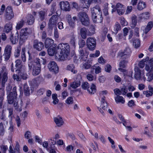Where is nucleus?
I'll return each instance as SVG.
<instances>
[{
  "instance_id": "423d86ee",
  "label": "nucleus",
  "mask_w": 153,
  "mask_h": 153,
  "mask_svg": "<svg viewBox=\"0 0 153 153\" xmlns=\"http://www.w3.org/2000/svg\"><path fill=\"white\" fill-rule=\"evenodd\" d=\"M82 87L84 90L87 89L89 94H92L95 92L96 91L95 85L94 84H92L89 86V85L87 82H85L82 83Z\"/></svg>"
},
{
  "instance_id": "c03bdc74",
  "label": "nucleus",
  "mask_w": 153,
  "mask_h": 153,
  "mask_svg": "<svg viewBox=\"0 0 153 153\" xmlns=\"http://www.w3.org/2000/svg\"><path fill=\"white\" fill-rule=\"evenodd\" d=\"M5 132V129L4 127L3 124L2 122L0 123V134L3 136Z\"/></svg>"
},
{
  "instance_id": "c85d7f7f",
  "label": "nucleus",
  "mask_w": 153,
  "mask_h": 153,
  "mask_svg": "<svg viewBox=\"0 0 153 153\" xmlns=\"http://www.w3.org/2000/svg\"><path fill=\"white\" fill-rule=\"evenodd\" d=\"M27 23L29 25H32L35 21V18L31 14H29L27 16Z\"/></svg>"
},
{
  "instance_id": "a19ab883",
  "label": "nucleus",
  "mask_w": 153,
  "mask_h": 153,
  "mask_svg": "<svg viewBox=\"0 0 153 153\" xmlns=\"http://www.w3.org/2000/svg\"><path fill=\"white\" fill-rule=\"evenodd\" d=\"M87 29H81L80 30V34L82 37L83 39H85L86 38V35H87Z\"/></svg>"
},
{
  "instance_id": "9b49d317",
  "label": "nucleus",
  "mask_w": 153,
  "mask_h": 153,
  "mask_svg": "<svg viewBox=\"0 0 153 153\" xmlns=\"http://www.w3.org/2000/svg\"><path fill=\"white\" fill-rule=\"evenodd\" d=\"M131 51L128 47H126L123 52H119L118 56L121 59H127L130 56Z\"/></svg>"
},
{
  "instance_id": "f257e3e1",
  "label": "nucleus",
  "mask_w": 153,
  "mask_h": 153,
  "mask_svg": "<svg viewBox=\"0 0 153 153\" xmlns=\"http://www.w3.org/2000/svg\"><path fill=\"white\" fill-rule=\"evenodd\" d=\"M58 52L55 54L57 59L61 61H64L68 58L69 53V46L68 44H59L57 47Z\"/></svg>"
},
{
  "instance_id": "f03ea898",
  "label": "nucleus",
  "mask_w": 153,
  "mask_h": 153,
  "mask_svg": "<svg viewBox=\"0 0 153 153\" xmlns=\"http://www.w3.org/2000/svg\"><path fill=\"white\" fill-rule=\"evenodd\" d=\"M91 11L93 20L95 23L97 22V19H98L97 17H101L102 14L100 8L99 6L97 5L91 9Z\"/></svg>"
},
{
  "instance_id": "79ce46f5",
  "label": "nucleus",
  "mask_w": 153,
  "mask_h": 153,
  "mask_svg": "<svg viewBox=\"0 0 153 153\" xmlns=\"http://www.w3.org/2000/svg\"><path fill=\"white\" fill-rule=\"evenodd\" d=\"M133 45L136 48L139 47L140 46V42L138 39H135L133 42Z\"/></svg>"
},
{
  "instance_id": "aec40b11",
  "label": "nucleus",
  "mask_w": 153,
  "mask_h": 153,
  "mask_svg": "<svg viewBox=\"0 0 153 153\" xmlns=\"http://www.w3.org/2000/svg\"><path fill=\"white\" fill-rule=\"evenodd\" d=\"M54 121L58 127H61L64 123L62 117L59 116L54 118Z\"/></svg>"
},
{
  "instance_id": "4468645a",
  "label": "nucleus",
  "mask_w": 153,
  "mask_h": 153,
  "mask_svg": "<svg viewBox=\"0 0 153 153\" xmlns=\"http://www.w3.org/2000/svg\"><path fill=\"white\" fill-rule=\"evenodd\" d=\"M33 47L36 50L40 51L44 48V45L42 42H39L37 40H36L33 42Z\"/></svg>"
},
{
  "instance_id": "8fccbe9b",
  "label": "nucleus",
  "mask_w": 153,
  "mask_h": 153,
  "mask_svg": "<svg viewBox=\"0 0 153 153\" xmlns=\"http://www.w3.org/2000/svg\"><path fill=\"white\" fill-rule=\"evenodd\" d=\"M128 62V61L125 60H123L121 61L120 62L119 65L120 67L124 68Z\"/></svg>"
},
{
  "instance_id": "473e14b6",
  "label": "nucleus",
  "mask_w": 153,
  "mask_h": 153,
  "mask_svg": "<svg viewBox=\"0 0 153 153\" xmlns=\"http://www.w3.org/2000/svg\"><path fill=\"white\" fill-rule=\"evenodd\" d=\"M24 94L26 96H29L30 95V89L28 85L25 84L24 86Z\"/></svg>"
},
{
  "instance_id": "7c9ffc66",
  "label": "nucleus",
  "mask_w": 153,
  "mask_h": 153,
  "mask_svg": "<svg viewBox=\"0 0 153 153\" xmlns=\"http://www.w3.org/2000/svg\"><path fill=\"white\" fill-rule=\"evenodd\" d=\"M41 70V66H35L33 69V75L36 76L38 75L40 73Z\"/></svg>"
},
{
  "instance_id": "338daca9",
  "label": "nucleus",
  "mask_w": 153,
  "mask_h": 153,
  "mask_svg": "<svg viewBox=\"0 0 153 153\" xmlns=\"http://www.w3.org/2000/svg\"><path fill=\"white\" fill-rule=\"evenodd\" d=\"M31 137V132L30 131H27L25 134V137L26 138L29 139Z\"/></svg>"
},
{
  "instance_id": "412c9836",
  "label": "nucleus",
  "mask_w": 153,
  "mask_h": 153,
  "mask_svg": "<svg viewBox=\"0 0 153 153\" xmlns=\"http://www.w3.org/2000/svg\"><path fill=\"white\" fill-rule=\"evenodd\" d=\"M45 48L51 47L53 45L54 46V41L52 39L47 38L45 40Z\"/></svg>"
},
{
  "instance_id": "6e6d98bb",
  "label": "nucleus",
  "mask_w": 153,
  "mask_h": 153,
  "mask_svg": "<svg viewBox=\"0 0 153 153\" xmlns=\"http://www.w3.org/2000/svg\"><path fill=\"white\" fill-rule=\"evenodd\" d=\"M13 125L12 124V123L10 122V126L8 128V132L10 133H11L13 132Z\"/></svg>"
},
{
  "instance_id": "69168bd1",
  "label": "nucleus",
  "mask_w": 153,
  "mask_h": 153,
  "mask_svg": "<svg viewBox=\"0 0 153 153\" xmlns=\"http://www.w3.org/2000/svg\"><path fill=\"white\" fill-rule=\"evenodd\" d=\"M128 105L130 107H132L135 105V104L134 100H131L129 101L128 103Z\"/></svg>"
},
{
  "instance_id": "4d7b16f0",
  "label": "nucleus",
  "mask_w": 153,
  "mask_h": 153,
  "mask_svg": "<svg viewBox=\"0 0 153 153\" xmlns=\"http://www.w3.org/2000/svg\"><path fill=\"white\" fill-rule=\"evenodd\" d=\"M111 69V66L109 64L107 65L105 67V71L109 73Z\"/></svg>"
},
{
  "instance_id": "ddd939ff",
  "label": "nucleus",
  "mask_w": 153,
  "mask_h": 153,
  "mask_svg": "<svg viewBox=\"0 0 153 153\" xmlns=\"http://www.w3.org/2000/svg\"><path fill=\"white\" fill-rule=\"evenodd\" d=\"M48 68L50 71L55 73H57L58 72V67L54 61L50 62L48 65Z\"/></svg>"
},
{
  "instance_id": "20e7f679",
  "label": "nucleus",
  "mask_w": 153,
  "mask_h": 153,
  "mask_svg": "<svg viewBox=\"0 0 153 153\" xmlns=\"http://www.w3.org/2000/svg\"><path fill=\"white\" fill-rule=\"evenodd\" d=\"M7 99L8 102L10 104H13L15 109H17L19 108V107L18 104V102L16 100L17 94H16L14 95L11 94H7Z\"/></svg>"
},
{
  "instance_id": "864d4df0",
  "label": "nucleus",
  "mask_w": 153,
  "mask_h": 153,
  "mask_svg": "<svg viewBox=\"0 0 153 153\" xmlns=\"http://www.w3.org/2000/svg\"><path fill=\"white\" fill-rule=\"evenodd\" d=\"M40 59L38 58H36L34 61V63L35 66H41L40 65Z\"/></svg>"
},
{
  "instance_id": "0eeeda50",
  "label": "nucleus",
  "mask_w": 153,
  "mask_h": 153,
  "mask_svg": "<svg viewBox=\"0 0 153 153\" xmlns=\"http://www.w3.org/2000/svg\"><path fill=\"white\" fill-rule=\"evenodd\" d=\"M4 17L8 20H10L14 17L13 9L11 6H9L6 7L4 14Z\"/></svg>"
},
{
  "instance_id": "13d9d810",
  "label": "nucleus",
  "mask_w": 153,
  "mask_h": 153,
  "mask_svg": "<svg viewBox=\"0 0 153 153\" xmlns=\"http://www.w3.org/2000/svg\"><path fill=\"white\" fill-rule=\"evenodd\" d=\"M120 22L121 25L123 26H126L128 24V22L123 18H121Z\"/></svg>"
},
{
  "instance_id": "49530a36",
  "label": "nucleus",
  "mask_w": 153,
  "mask_h": 153,
  "mask_svg": "<svg viewBox=\"0 0 153 153\" xmlns=\"http://www.w3.org/2000/svg\"><path fill=\"white\" fill-rule=\"evenodd\" d=\"M25 48H22V61L23 62L26 61V56L25 53Z\"/></svg>"
},
{
  "instance_id": "4be33fe9",
  "label": "nucleus",
  "mask_w": 153,
  "mask_h": 153,
  "mask_svg": "<svg viewBox=\"0 0 153 153\" xmlns=\"http://www.w3.org/2000/svg\"><path fill=\"white\" fill-rule=\"evenodd\" d=\"M19 39V34L17 32L15 34H12L10 38V40L11 43L13 44H15L18 42Z\"/></svg>"
},
{
  "instance_id": "de8ad7c7",
  "label": "nucleus",
  "mask_w": 153,
  "mask_h": 153,
  "mask_svg": "<svg viewBox=\"0 0 153 153\" xmlns=\"http://www.w3.org/2000/svg\"><path fill=\"white\" fill-rule=\"evenodd\" d=\"M11 46L10 45H7L5 48L4 52L11 53Z\"/></svg>"
},
{
  "instance_id": "393cba45",
  "label": "nucleus",
  "mask_w": 153,
  "mask_h": 153,
  "mask_svg": "<svg viewBox=\"0 0 153 153\" xmlns=\"http://www.w3.org/2000/svg\"><path fill=\"white\" fill-rule=\"evenodd\" d=\"M105 97L102 98L100 107L104 110H107L108 108V105L107 102L105 100Z\"/></svg>"
},
{
  "instance_id": "5701e85b",
  "label": "nucleus",
  "mask_w": 153,
  "mask_h": 153,
  "mask_svg": "<svg viewBox=\"0 0 153 153\" xmlns=\"http://www.w3.org/2000/svg\"><path fill=\"white\" fill-rule=\"evenodd\" d=\"M15 62L16 63V65L14 68L13 63L11 64V71L12 72H14V70H15L16 71H17L19 69V66L21 65V61L19 59H17L15 61Z\"/></svg>"
},
{
  "instance_id": "2f4dec72",
  "label": "nucleus",
  "mask_w": 153,
  "mask_h": 153,
  "mask_svg": "<svg viewBox=\"0 0 153 153\" xmlns=\"http://www.w3.org/2000/svg\"><path fill=\"white\" fill-rule=\"evenodd\" d=\"M82 3L85 6L84 8H88L91 3L92 0H81Z\"/></svg>"
},
{
  "instance_id": "0e129e2a",
  "label": "nucleus",
  "mask_w": 153,
  "mask_h": 153,
  "mask_svg": "<svg viewBox=\"0 0 153 153\" xmlns=\"http://www.w3.org/2000/svg\"><path fill=\"white\" fill-rule=\"evenodd\" d=\"M58 83V82L57 81H55L54 83V85H56L55 90L57 91H59L61 88V86Z\"/></svg>"
},
{
  "instance_id": "b1692460",
  "label": "nucleus",
  "mask_w": 153,
  "mask_h": 153,
  "mask_svg": "<svg viewBox=\"0 0 153 153\" xmlns=\"http://www.w3.org/2000/svg\"><path fill=\"white\" fill-rule=\"evenodd\" d=\"M6 90L7 91V94L12 93V94L14 95L15 93L16 94H17L16 92V86L14 87L12 89V86L10 85H9L7 87Z\"/></svg>"
},
{
  "instance_id": "e433bc0d",
  "label": "nucleus",
  "mask_w": 153,
  "mask_h": 153,
  "mask_svg": "<svg viewBox=\"0 0 153 153\" xmlns=\"http://www.w3.org/2000/svg\"><path fill=\"white\" fill-rule=\"evenodd\" d=\"M132 23L131 25V28H134L136 26L137 23V17L134 15L132 17Z\"/></svg>"
},
{
  "instance_id": "9d476101",
  "label": "nucleus",
  "mask_w": 153,
  "mask_h": 153,
  "mask_svg": "<svg viewBox=\"0 0 153 153\" xmlns=\"http://www.w3.org/2000/svg\"><path fill=\"white\" fill-rule=\"evenodd\" d=\"M134 78L137 80H139L143 79L144 76V72L143 70H142L140 69L138 67L135 66L134 68Z\"/></svg>"
},
{
  "instance_id": "39448f33",
  "label": "nucleus",
  "mask_w": 153,
  "mask_h": 153,
  "mask_svg": "<svg viewBox=\"0 0 153 153\" xmlns=\"http://www.w3.org/2000/svg\"><path fill=\"white\" fill-rule=\"evenodd\" d=\"M78 16L83 25L85 26H88L89 25L90 20L88 15L85 12L79 13Z\"/></svg>"
},
{
  "instance_id": "72a5a7b5",
  "label": "nucleus",
  "mask_w": 153,
  "mask_h": 153,
  "mask_svg": "<svg viewBox=\"0 0 153 153\" xmlns=\"http://www.w3.org/2000/svg\"><path fill=\"white\" fill-rule=\"evenodd\" d=\"M146 7V4L145 2L140 1L137 5V9L139 10H142Z\"/></svg>"
},
{
  "instance_id": "bf43d9fd",
  "label": "nucleus",
  "mask_w": 153,
  "mask_h": 153,
  "mask_svg": "<svg viewBox=\"0 0 153 153\" xmlns=\"http://www.w3.org/2000/svg\"><path fill=\"white\" fill-rule=\"evenodd\" d=\"M6 9L5 7L4 4H2L0 8V15L3 14Z\"/></svg>"
},
{
  "instance_id": "7ed1b4c3",
  "label": "nucleus",
  "mask_w": 153,
  "mask_h": 153,
  "mask_svg": "<svg viewBox=\"0 0 153 153\" xmlns=\"http://www.w3.org/2000/svg\"><path fill=\"white\" fill-rule=\"evenodd\" d=\"M7 72L4 67H3L0 69V82L2 86L4 87L5 82L8 79Z\"/></svg>"
},
{
  "instance_id": "cd10ccee",
  "label": "nucleus",
  "mask_w": 153,
  "mask_h": 153,
  "mask_svg": "<svg viewBox=\"0 0 153 153\" xmlns=\"http://www.w3.org/2000/svg\"><path fill=\"white\" fill-rule=\"evenodd\" d=\"M56 44L54 45V46H53V48L49 47L48 49V52L49 55L50 56H53L55 53L56 51Z\"/></svg>"
},
{
  "instance_id": "680f3d73",
  "label": "nucleus",
  "mask_w": 153,
  "mask_h": 153,
  "mask_svg": "<svg viewBox=\"0 0 153 153\" xmlns=\"http://www.w3.org/2000/svg\"><path fill=\"white\" fill-rule=\"evenodd\" d=\"M75 37L73 36L71 37L70 40V43L74 47H75Z\"/></svg>"
},
{
  "instance_id": "6ab92c4d",
  "label": "nucleus",
  "mask_w": 153,
  "mask_h": 153,
  "mask_svg": "<svg viewBox=\"0 0 153 153\" xmlns=\"http://www.w3.org/2000/svg\"><path fill=\"white\" fill-rule=\"evenodd\" d=\"M148 90L143 91V94L146 97H149L153 95V87L151 85H149L148 86Z\"/></svg>"
},
{
  "instance_id": "58836bf2",
  "label": "nucleus",
  "mask_w": 153,
  "mask_h": 153,
  "mask_svg": "<svg viewBox=\"0 0 153 153\" xmlns=\"http://www.w3.org/2000/svg\"><path fill=\"white\" fill-rule=\"evenodd\" d=\"M52 98L53 99V103L56 105L59 102V100L57 98V95L56 94H52Z\"/></svg>"
},
{
  "instance_id": "5fc2aeb1",
  "label": "nucleus",
  "mask_w": 153,
  "mask_h": 153,
  "mask_svg": "<svg viewBox=\"0 0 153 153\" xmlns=\"http://www.w3.org/2000/svg\"><path fill=\"white\" fill-rule=\"evenodd\" d=\"M56 10V3H53L51 9V12L53 13H54Z\"/></svg>"
},
{
  "instance_id": "a878e982",
  "label": "nucleus",
  "mask_w": 153,
  "mask_h": 153,
  "mask_svg": "<svg viewBox=\"0 0 153 153\" xmlns=\"http://www.w3.org/2000/svg\"><path fill=\"white\" fill-rule=\"evenodd\" d=\"M80 83L79 80L74 81L70 83V88H72L73 89H75L80 85Z\"/></svg>"
},
{
  "instance_id": "2eb2a0df",
  "label": "nucleus",
  "mask_w": 153,
  "mask_h": 153,
  "mask_svg": "<svg viewBox=\"0 0 153 153\" xmlns=\"http://www.w3.org/2000/svg\"><path fill=\"white\" fill-rule=\"evenodd\" d=\"M59 4L62 10L66 11H69L70 7L68 2L62 1Z\"/></svg>"
},
{
  "instance_id": "37998d69",
  "label": "nucleus",
  "mask_w": 153,
  "mask_h": 153,
  "mask_svg": "<svg viewBox=\"0 0 153 153\" xmlns=\"http://www.w3.org/2000/svg\"><path fill=\"white\" fill-rule=\"evenodd\" d=\"M12 4L15 6H19L22 2V0H10Z\"/></svg>"
},
{
  "instance_id": "e2e57ef3",
  "label": "nucleus",
  "mask_w": 153,
  "mask_h": 153,
  "mask_svg": "<svg viewBox=\"0 0 153 153\" xmlns=\"http://www.w3.org/2000/svg\"><path fill=\"white\" fill-rule=\"evenodd\" d=\"M108 4L107 3L105 4V7L103 10V12L105 15H107L108 14Z\"/></svg>"
},
{
  "instance_id": "3c124183",
  "label": "nucleus",
  "mask_w": 153,
  "mask_h": 153,
  "mask_svg": "<svg viewBox=\"0 0 153 153\" xmlns=\"http://www.w3.org/2000/svg\"><path fill=\"white\" fill-rule=\"evenodd\" d=\"M88 36H91L95 33V29H87Z\"/></svg>"
},
{
  "instance_id": "774afa93",
  "label": "nucleus",
  "mask_w": 153,
  "mask_h": 153,
  "mask_svg": "<svg viewBox=\"0 0 153 153\" xmlns=\"http://www.w3.org/2000/svg\"><path fill=\"white\" fill-rule=\"evenodd\" d=\"M93 76L91 74H88L87 75V78L89 81H92L94 79Z\"/></svg>"
},
{
  "instance_id": "a18cd8bd",
  "label": "nucleus",
  "mask_w": 153,
  "mask_h": 153,
  "mask_svg": "<svg viewBox=\"0 0 153 153\" xmlns=\"http://www.w3.org/2000/svg\"><path fill=\"white\" fill-rule=\"evenodd\" d=\"M65 102L68 105L72 104L74 102V100L72 97H69L65 100Z\"/></svg>"
},
{
  "instance_id": "c756f323",
  "label": "nucleus",
  "mask_w": 153,
  "mask_h": 153,
  "mask_svg": "<svg viewBox=\"0 0 153 153\" xmlns=\"http://www.w3.org/2000/svg\"><path fill=\"white\" fill-rule=\"evenodd\" d=\"M149 57L147 56L145 59L140 61L138 63V66L141 68H143L145 66V62L149 60Z\"/></svg>"
},
{
  "instance_id": "052dcab7",
  "label": "nucleus",
  "mask_w": 153,
  "mask_h": 153,
  "mask_svg": "<svg viewBox=\"0 0 153 153\" xmlns=\"http://www.w3.org/2000/svg\"><path fill=\"white\" fill-rule=\"evenodd\" d=\"M12 24L10 22L7 23L5 25L4 29H12Z\"/></svg>"
},
{
  "instance_id": "f704fd0d",
  "label": "nucleus",
  "mask_w": 153,
  "mask_h": 153,
  "mask_svg": "<svg viewBox=\"0 0 153 153\" xmlns=\"http://www.w3.org/2000/svg\"><path fill=\"white\" fill-rule=\"evenodd\" d=\"M115 100L117 103L120 102L123 104L125 102V100L122 96L118 95H117L115 97Z\"/></svg>"
},
{
  "instance_id": "a211bd4d",
  "label": "nucleus",
  "mask_w": 153,
  "mask_h": 153,
  "mask_svg": "<svg viewBox=\"0 0 153 153\" xmlns=\"http://www.w3.org/2000/svg\"><path fill=\"white\" fill-rule=\"evenodd\" d=\"M68 22L71 28H73L74 27V22L75 20L76 19V16H74L72 19L71 15H68L67 17Z\"/></svg>"
},
{
  "instance_id": "603ef678",
  "label": "nucleus",
  "mask_w": 153,
  "mask_h": 153,
  "mask_svg": "<svg viewBox=\"0 0 153 153\" xmlns=\"http://www.w3.org/2000/svg\"><path fill=\"white\" fill-rule=\"evenodd\" d=\"M39 16L41 20H43L45 18V11H41L39 12Z\"/></svg>"
},
{
  "instance_id": "bb28decb",
  "label": "nucleus",
  "mask_w": 153,
  "mask_h": 153,
  "mask_svg": "<svg viewBox=\"0 0 153 153\" xmlns=\"http://www.w3.org/2000/svg\"><path fill=\"white\" fill-rule=\"evenodd\" d=\"M153 68V58L150 59L148 61V64H146L145 67V70L148 71L151 68Z\"/></svg>"
},
{
  "instance_id": "6e6552de",
  "label": "nucleus",
  "mask_w": 153,
  "mask_h": 153,
  "mask_svg": "<svg viewBox=\"0 0 153 153\" xmlns=\"http://www.w3.org/2000/svg\"><path fill=\"white\" fill-rule=\"evenodd\" d=\"M111 7L113 8L112 10V13L117 11L119 15H122L125 12V7L123 5L120 3H117L116 6L112 5Z\"/></svg>"
},
{
  "instance_id": "f3484780",
  "label": "nucleus",
  "mask_w": 153,
  "mask_h": 153,
  "mask_svg": "<svg viewBox=\"0 0 153 153\" xmlns=\"http://www.w3.org/2000/svg\"><path fill=\"white\" fill-rule=\"evenodd\" d=\"M79 52L80 59L82 60L85 61L87 59L88 54V52L85 49H80Z\"/></svg>"
},
{
  "instance_id": "dca6fc26",
  "label": "nucleus",
  "mask_w": 153,
  "mask_h": 153,
  "mask_svg": "<svg viewBox=\"0 0 153 153\" xmlns=\"http://www.w3.org/2000/svg\"><path fill=\"white\" fill-rule=\"evenodd\" d=\"M149 71L146 74L145 77H143V80L150 82L153 79V68H152L150 69Z\"/></svg>"
},
{
  "instance_id": "ea45409f",
  "label": "nucleus",
  "mask_w": 153,
  "mask_h": 153,
  "mask_svg": "<svg viewBox=\"0 0 153 153\" xmlns=\"http://www.w3.org/2000/svg\"><path fill=\"white\" fill-rule=\"evenodd\" d=\"M28 29H21L20 32V36H27L29 32L27 31Z\"/></svg>"
},
{
  "instance_id": "4c0bfd02",
  "label": "nucleus",
  "mask_w": 153,
  "mask_h": 153,
  "mask_svg": "<svg viewBox=\"0 0 153 153\" xmlns=\"http://www.w3.org/2000/svg\"><path fill=\"white\" fill-rule=\"evenodd\" d=\"M75 67L73 64H70L67 66V69L68 70L71 71L74 74H76L77 72V71L74 69Z\"/></svg>"
},
{
  "instance_id": "09e8293b",
  "label": "nucleus",
  "mask_w": 153,
  "mask_h": 153,
  "mask_svg": "<svg viewBox=\"0 0 153 153\" xmlns=\"http://www.w3.org/2000/svg\"><path fill=\"white\" fill-rule=\"evenodd\" d=\"M24 22L23 20H21L17 24L16 29H20L22 28L23 26Z\"/></svg>"
},
{
  "instance_id": "c9c22d12",
  "label": "nucleus",
  "mask_w": 153,
  "mask_h": 153,
  "mask_svg": "<svg viewBox=\"0 0 153 153\" xmlns=\"http://www.w3.org/2000/svg\"><path fill=\"white\" fill-rule=\"evenodd\" d=\"M28 68L29 70H31V69L35 67L34 62L31 60V58L29 57L28 59Z\"/></svg>"
},
{
  "instance_id": "f8f14e48",
  "label": "nucleus",
  "mask_w": 153,
  "mask_h": 153,
  "mask_svg": "<svg viewBox=\"0 0 153 153\" xmlns=\"http://www.w3.org/2000/svg\"><path fill=\"white\" fill-rule=\"evenodd\" d=\"M86 44L88 48L91 51L94 50L96 45V40L92 37H89L87 39Z\"/></svg>"
},
{
  "instance_id": "1a4fd4ad",
  "label": "nucleus",
  "mask_w": 153,
  "mask_h": 153,
  "mask_svg": "<svg viewBox=\"0 0 153 153\" xmlns=\"http://www.w3.org/2000/svg\"><path fill=\"white\" fill-rule=\"evenodd\" d=\"M56 13L57 15H53L49 20L48 25L50 29H56V24L58 19L59 15L57 13Z\"/></svg>"
}]
</instances>
